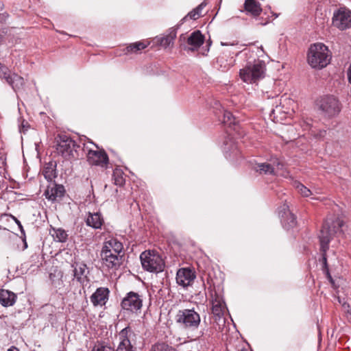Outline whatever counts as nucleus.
<instances>
[{
  "instance_id": "nucleus-27",
  "label": "nucleus",
  "mask_w": 351,
  "mask_h": 351,
  "mask_svg": "<svg viewBox=\"0 0 351 351\" xmlns=\"http://www.w3.org/2000/svg\"><path fill=\"white\" fill-rule=\"evenodd\" d=\"M206 5V3L204 1L195 8L193 9L180 21V25H182L187 19V18H190L193 20H196L199 18L201 16L202 10L205 8Z\"/></svg>"
},
{
  "instance_id": "nucleus-29",
  "label": "nucleus",
  "mask_w": 351,
  "mask_h": 351,
  "mask_svg": "<svg viewBox=\"0 0 351 351\" xmlns=\"http://www.w3.org/2000/svg\"><path fill=\"white\" fill-rule=\"evenodd\" d=\"M148 45V43L143 41H138L130 44L125 49V53H136L138 51L144 49Z\"/></svg>"
},
{
  "instance_id": "nucleus-20",
  "label": "nucleus",
  "mask_w": 351,
  "mask_h": 351,
  "mask_svg": "<svg viewBox=\"0 0 351 351\" xmlns=\"http://www.w3.org/2000/svg\"><path fill=\"white\" fill-rule=\"evenodd\" d=\"M86 224L94 229H100L104 222L103 216L100 212H89L85 220Z\"/></svg>"
},
{
  "instance_id": "nucleus-38",
  "label": "nucleus",
  "mask_w": 351,
  "mask_h": 351,
  "mask_svg": "<svg viewBox=\"0 0 351 351\" xmlns=\"http://www.w3.org/2000/svg\"><path fill=\"white\" fill-rule=\"evenodd\" d=\"M9 17V14L7 12L4 11L3 3H0V23H4L6 22Z\"/></svg>"
},
{
  "instance_id": "nucleus-39",
  "label": "nucleus",
  "mask_w": 351,
  "mask_h": 351,
  "mask_svg": "<svg viewBox=\"0 0 351 351\" xmlns=\"http://www.w3.org/2000/svg\"><path fill=\"white\" fill-rule=\"evenodd\" d=\"M187 36H186V34H182L180 36V38H179V43H180V47L183 49V47L184 45H185V43H187Z\"/></svg>"
},
{
  "instance_id": "nucleus-37",
  "label": "nucleus",
  "mask_w": 351,
  "mask_h": 351,
  "mask_svg": "<svg viewBox=\"0 0 351 351\" xmlns=\"http://www.w3.org/2000/svg\"><path fill=\"white\" fill-rule=\"evenodd\" d=\"M223 123L226 125H231L236 124V118L233 116L232 113L229 111H225L223 113Z\"/></svg>"
},
{
  "instance_id": "nucleus-18",
  "label": "nucleus",
  "mask_w": 351,
  "mask_h": 351,
  "mask_svg": "<svg viewBox=\"0 0 351 351\" xmlns=\"http://www.w3.org/2000/svg\"><path fill=\"white\" fill-rule=\"evenodd\" d=\"M65 193V189L63 185L53 183L52 186H48L45 191V197L52 202L61 199Z\"/></svg>"
},
{
  "instance_id": "nucleus-32",
  "label": "nucleus",
  "mask_w": 351,
  "mask_h": 351,
  "mask_svg": "<svg viewBox=\"0 0 351 351\" xmlns=\"http://www.w3.org/2000/svg\"><path fill=\"white\" fill-rule=\"evenodd\" d=\"M255 169L260 173L273 174L274 172V169L272 165L265 162L258 164Z\"/></svg>"
},
{
  "instance_id": "nucleus-43",
  "label": "nucleus",
  "mask_w": 351,
  "mask_h": 351,
  "mask_svg": "<svg viewBox=\"0 0 351 351\" xmlns=\"http://www.w3.org/2000/svg\"><path fill=\"white\" fill-rule=\"evenodd\" d=\"M221 45L226 46V45H228V43H221Z\"/></svg>"
},
{
  "instance_id": "nucleus-28",
  "label": "nucleus",
  "mask_w": 351,
  "mask_h": 351,
  "mask_svg": "<svg viewBox=\"0 0 351 351\" xmlns=\"http://www.w3.org/2000/svg\"><path fill=\"white\" fill-rule=\"evenodd\" d=\"M87 269L86 265L84 263L76 264V267L73 269V276L79 282H83V278L86 277V270Z\"/></svg>"
},
{
  "instance_id": "nucleus-45",
  "label": "nucleus",
  "mask_w": 351,
  "mask_h": 351,
  "mask_svg": "<svg viewBox=\"0 0 351 351\" xmlns=\"http://www.w3.org/2000/svg\"><path fill=\"white\" fill-rule=\"evenodd\" d=\"M241 351H248V350L246 349H242Z\"/></svg>"
},
{
  "instance_id": "nucleus-11",
  "label": "nucleus",
  "mask_w": 351,
  "mask_h": 351,
  "mask_svg": "<svg viewBox=\"0 0 351 351\" xmlns=\"http://www.w3.org/2000/svg\"><path fill=\"white\" fill-rule=\"evenodd\" d=\"M332 24L341 31L351 27V11L346 7H341L333 13Z\"/></svg>"
},
{
  "instance_id": "nucleus-14",
  "label": "nucleus",
  "mask_w": 351,
  "mask_h": 351,
  "mask_svg": "<svg viewBox=\"0 0 351 351\" xmlns=\"http://www.w3.org/2000/svg\"><path fill=\"white\" fill-rule=\"evenodd\" d=\"M196 276L195 271L190 268H180L178 270L176 274L177 283L183 287H187L193 283Z\"/></svg>"
},
{
  "instance_id": "nucleus-22",
  "label": "nucleus",
  "mask_w": 351,
  "mask_h": 351,
  "mask_svg": "<svg viewBox=\"0 0 351 351\" xmlns=\"http://www.w3.org/2000/svg\"><path fill=\"white\" fill-rule=\"evenodd\" d=\"M16 295L8 290H0V304L5 307L13 306L16 300Z\"/></svg>"
},
{
  "instance_id": "nucleus-3",
  "label": "nucleus",
  "mask_w": 351,
  "mask_h": 351,
  "mask_svg": "<svg viewBox=\"0 0 351 351\" xmlns=\"http://www.w3.org/2000/svg\"><path fill=\"white\" fill-rule=\"evenodd\" d=\"M265 71V62L258 59L253 62H247L244 68L240 69L239 75L243 82L252 84L264 78Z\"/></svg>"
},
{
  "instance_id": "nucleus-31",
  "label": "nucleus",
  "mask_w": 351,
  "mask_h": 351,
  "mask_svg": "<svg viewBox=\"0 0 351 351\" xmlns=\"http://www.w3.org/2000/svg\"><path fill=\"white\" fill-rule=\"evenodd\" d=\"M123 175V171L119 169H116L113 171L112 180L115 185L121 186L125 184V180Z\"/></svg>"
},
{
  "instance_id": "nucleus-42",
  "label": "nucleus",
  "mask_w": 351,
  "mask_h": 351,
  "mask_svg": "<svg viewBox=\"0 0 351 351\" xmlns=\"http://www.w3.org/2000/svg\"><path fill=\"white\" fill-rule=\"evenodd\" d=\"M269 22V21L268 19H266L264 22H261L260 23L262 25H265L267 24Z\"/></svg>"
},
{
  "instance_id": "nucleus-1",
  "label": "nucleus",
  "mask_w": 351,
  "mask_h": 351,
  "mask_svg": "<svg viewBox=\"0 0 351 351\" xmlns=\"http://www.w3.org/2000/svg\"><path fill=\"white\" fill-rule=\"evenodd\" d=\"M343 221L338 217L335 219L328 218L323 223L319 234L320 243V251L322 252V261L323 263L322 270L330 278L329 269L327 263L326 252L329 248V243L335 234H342L341 228Z\"/></svg>"
},
{
  "instance_id": "nucleus-7",
  "label": "nucleus",
  "mask_w": 351,
  "mask_h": 351,
  "mask_svg": "<svg viewBox=\"0 0 351 351\" xmlns=\"http://www.w3.org/2000/svg\"><path fill=\"white\" fill-rule=\"evenodd\" d=\"M319 110L322 114L329 118L337 116L341 111L339 100L332 95L321 97L317 102Z\"/></svg>"
},
{
  "instance_id": "nucleus-44",
  "label": "nucleus",
  "mask_w": 351,
  "mask_h": 351,
  "mask_svg": "<svg viewBox=\"0 0 351 351\" xmlns=\"http://www.w3.org/2000/svg\"><path fill=\"white\" fill-rule=\"evenodd\" d=\"M271 13H272V14H273V15L275 16V18L278 17V14H274V13H273V12H271Z\"/></svg>"
},
{
  "instance_id": "nucleus-16",
  "label": "nucleus",
  "mask_w": 351,
  "mask_h": 351,
  "mask_svg": "<svg viewBox=\"0 0 351 351\" xmlns=\"http://www.w3.org/2000/svg\"><path fill=\"white\" fill-rule=\"evenodd\" d=\"M204 42V36L199 30H196L191 34L187 38V44L191 47L184 45L183 49L185 51H194L197 50Z\"/></svg>"
},
{
  "instance_id": "nucleus-13",
  "label": "nucleus",
  "mask_w": 351,
  "mask_h": 351,
  "mask_svg": "<svg viewBox=\"0 0 351 351\" xmlns=\"http://www.w3.org/2000/svg\"><path fill=\"white\" fill-rule=\"evenodd\" d=\"M87 161L91 165L105 167L108 164V156L105 150H88Z\"/></svg>"
},
{
  "instance_id": "nucleus-9",
  "label": "nucleus",
  "mask_w": 351,
  "mask_h": 351,
  "mask_svg": "<svg viewBox=\"0 0 351 351\" xmlns=\"http://www.w3.org/2000/svg\"><path fill=\"white\" fill-rule=\"evenodd\" d=\"M0 79L4 80L15 93H19L24 89L25 80L16 73H12L5 66L0 64Z\"/></svg>"
},
{
  "instance_id": "nucleus-12",
  "label": "nucleus",
  "mask_w": 351,
  "mask_h": 351,
  "mask_svg": "<svg viewBox=\"0 0 351 351\" xmlns=\"http://www.w3.org/2000/svg\"><path fill=\"white\" fill-rule=\"evenodd\" d=\"M102 264L108 269L117 270L122 263V256L112 253L110 250L101 249L100 252Z\"/></svg>"
},
{
  "instance_id": "nucleus-19",
  "label": "nucleus",
  "mask_w": 351,
  "mask_h": 351,
  "mask_svg": "<svg viewBox=\"0 0 351 351\" xmlns=\"http://www.w3.org/2000/svg\"><path fill=\"white\" fill-rule=\"evenodd\" d=\"M180 24L178 25L176 27H173L169 29V33L163 36H157L156 38V42L163 47L167 48L171 45H173V40H175L177 34V29L179 28Z\"/></svg>"
},
{
  "instance_id": "nucleus-36",
  "label": "nucleus",
  "mask_w": 351,
  "mask_h": 351,
  "mask_svg": "<svg viewBox=\"0 0 351 351\" xmlns=\"http://www.w3.org/2000/svg\"><path fill=\"white\" fill-rule=\"evenodd\" d=\"M5 217H8V216H10L13 220L16 223V225L18 226L21 232V234L23 236V241L24 242V247L25 248H27V242H26V239H25V230L23 229V227L21 223V221L14 215L10 214V215H5Z\"/></svg>"
},
{
  "instance_id": "nucleus-8",
  "label": "nucleus",
  "mask_w": 351,
  "mask_h": 351,
  "mask_svg": "<svg viewBox=\"0 0 351 351\" xmlns=\"http://www.w3.org/2000/svg\"><path fill=\"white\" fill-rule=\"evenodd\" d=\"M119 344L114 351H136V334L131 327L126 326L118 334Z\"/></svg>"
},
{
  "instance_id": "nucleus-24",
  "label": "nucleus",
  "mask_w": 351,
  "mask_h": 351,
  "mask_svg": "<svg viewBox=\"0 0 351 351\" xmlns=\"http://www.w3.org/2000/svg\"><path fill=\"white\" fill-rule=\"evenodd\" d=\"M102 249L110 250L112 253L120 254L123 252V245L117 239L112 238L104 242Z\"/></svg>"
},
{
  "instance_id": "nucleus-15",
  "label": "nucleus",
  "mask_w": 351,
  "mask_h": 351,
  "mask_svg": "<svg viewBox=\"0 0 351 351\" xmlns=\"http://www.w3.org/2000/svg\"><path fill=\"white\" fill-rule=\"evenodd\" d=\"M212 313L215 319H220L223 317L225 310V302L222 297L216 291L211 294Z\"/></svg>"
},
{
  "instance_id": "nucleus-23",
  "label": "nucleus",
  "mask_w": 351,
  "mask_h": 351,
  "mask_svg": "<svg viewBox=\"0 0 351 351\" xmlns=\"http://www.w3.org/2000/svg\"><path fill=\"white\" fill-rule=\"evenodd\" d=\"M280 217L282 225L287 230L294 228L297 224L295 216L289 210L284 211Z\"/></svg>"
},
{
  "instance_id": "nucleus-25",
  "label": "nucleus",
  "mask_w": 351,
  "mask_h": 351,
  "mask_svg": "<svg viewBox=\"0 0 351 351\" xmlns=\"http://www.w3.org/2000/svg\"><path fill=\"white\" fill-rule=\"evenodd\" d=\"M43 174L47 181L51 182L56 177V163L53 162L47 163L43 168Z\"/></svg>"
},
{
  "instance_id": "nucleus-6",
  "label": "nucleus",
  "mask_w": 351,
  "mask_h": 351,
  "mask_svg": "<svg viewBox=\"0 0 351 351\" xmlns=\"http://www.w3.org/2000/svg\"><path fill=\"white\" fill-rule=\"evenodd\" d=\"M56 148L58 154L61 155L64 158L69 160L78 156L77 150L80 148V145L66 134H58L56 138Z\"/></svg>"
},
{
  "instance_id": "nucleus-10",
  "label": "nucleus",
  "mask_w": 351,
  "mask_h": 351,
  "mask_svg": "<svg viewBox=\"0 0 351 351\" xmlns=\"http://www.w3.org/2000/svg\"><path fill=\"white\" fill-rule=\"evenodd\" d=\"M121 306L124 311L137 313L143 306V296L136 292L130 291L122 299Z\"/></svg>"
},
{
  "instance_id": "nucleus-21",
  "label": "nucleus",
  "mask_w": 351,
  "mask_h": 351,
  "mask_svg": "<svg viewBox=\"0 0 351 351\" xmlns=\"http://www.w3.org/2000/svg\"><path fill=\"white\" fill-rule=\"evenodd\" d=\"M244 10L247 14L254 17L258 16L263 10L261 4L256 0H245Z\"/></svg>"
},
{
  "instance_id": "nucleus-33",
  "label": "nucleus",
  "mask_w": 351,
  "mask_h": 351,
  "mask_svg": "<svg viewBox=\"0 0 351 351\" xmlns=\"http://www.w3.org/2000/svg\"><path fill=\"white\" fill-rule=\"evenodd\" d=\"M150 351H177L176 348L166 343H156L152 345Z\"/></svg>"
},
{
  "instance_id": "nucleus-4",
  "label": "nucleus",
  "mask_w": 351,
  "mask_h": 351,
  "mask_svg": "<svg viewBox=\"0 0 351 351\" xmlns=\"http://www.w3.org/2000/svg\"><path fill=\"white\" fill-rule=\"evenodd\" d=\"M198 307L191 308H182L178 311L175 320L181 328L186 330H196L201 323V317L198 312Z\"/></svg>"
},
{
  "instance_id": "nucleus-40",
  "label": "nucleus",
  "mask_w": 351,
  "mask_h": 351,
  "mask_svg": "<svg viewBox=\"0 0 351 351\" xmlns=\"http://www.w3.org/2000/svg\"><path fill=\"white\" fill-rule=\"evenodd\" d=\"M347 77L348 82L351 84V62L347 70Z\"/></svg>"
},
{
  "instance_id": "nucleus-34",
  "label": "nucleus",
  "mask_w": 351,
  "mask_h": 351,
  "mask_svg": "<svg viewBox=\"0 0 351 351\" xmlns=\"http://www.w3.org/2000/svg\"><path fill=\"white\" fill-rule=\"evenodd\" d=\"M295 189L304 197H309L312 193L310 189L300 182H296L294 184Z\"/></svg>"
},
{
  "instance_id": "nucleus-2",
  "label": "nucleus",
  "mask_w": 351,
  "mask_h": 351,
  "mask_svg": "<svg viewBox=\"0 0 351 351\" xmlns=\"http://www.w3.org/2000/svg\"><path fill=\"white\" fill-rule=\"evenodd\" d=\"M308 64L315 69L326 66L330 60L328 47L323 43H315L311 45L307 56Z\"/></svg>"
},
{
  "instance_id": "nucleus-35",
  "label": "nucleus",
  "mask_w": 351,
  "mask_h": 351,
  "mask_svg": "<svg viewBox=\"0 0 351 351\" xmlns=\"http://www.w3.org/2000/svg\"><path fill=\"white\" fill-rule=\"evenodd\" d=\"M92 351H114V348L103 342L97 341L93 346Z\"/></svg>"
},
{
  "instance_id": "nucleus-30",
  "label": "nucleus",
  "mask_w": 351,
  "mask_h": 351,
  "mask_svg": "<svg viewBox=\"0 0 351 351\" xmlns=\"http://www.w3.org/2000/svg\"><path fill=\"white\" fill-rule=\"evenodd\" d=\"M212 336V331L211 329L208 328H204L202 329L199 332V335L197 336L195 340L198 341L200 343H209L210 339Z\"/></svg>"
},
{
  "instance_id": "nucleus-26",
  "label": "nucleus",
  "mask_w": 351,
  "mask_h": 351,
  "mask_svg": "<svg viewBox=\"0 0 351 351\" xmlns=\"http://www.w3.org/2000/svg\"><path fill=\"white\" fill-rule=\"evenodd\" d=\"M49 233L57 242L65 243L68 239L66 231L62 228H51Z\"/></svg>"
},
{
  "instance_id": "nucleus-5",
  "label": "nucleus",
  "mask_w": 351,
  "mask_h": 351,
  "mask_svg": "<svg viewBox=\"0 0 351 351\" xmlns=\"http://www.w3.org/2000/svg\"><path fill=\"white\" fill-rule=\"evenodd\" d=\"M142 267L144 270L152 273L163 271L165 263L161 256L154 250H146L140 255Z\"/></svg>"
},
{
  "instance_id": "nucleus-17",
  "label": "nucleus",
  "mask_w": 351,
  "mask_h": 351,
  "mask_svg": "<svg viewBox=\"0 0 351 351\" xmlns=\"http://www.w3.org/2000/svg\"><path fill=\"white\" fill-rule=\"evenodd\" d=\"M110 290L107 287H99L90 297L93 306H104L109 298Z\"/></svg>"
},
{
  "instance_id": "nucleus-41",
  "label": "nucleus",
  "mask_w": 351,
  "mask_h": 351,
  "mask_svg": "<svg viewBox=\"0 0 351 351\" xmlns=\"http://www.w3.org/2000/svg\"><path fill=\"white\" fill-rule=\"evenodd\" d=\"M8 351H19V350L15 346H12L8 350Z\"/></svg>"
}]
</instances>
